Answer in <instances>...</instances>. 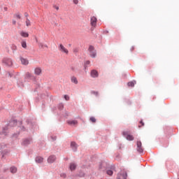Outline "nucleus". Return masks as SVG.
Instances as JSON below:
<instances>
[{
  "label": "nucleus",
  "mask_w": 179,
  "mask_h": 179,
  "mask_svg": "<svg viewBox=\"0 0 179 179\" xmlns=\"http://www.w3.org/2000/svg\"><path fill=\"white\" fill-rule=\"evenodd\" d=\"M179 179V178H178Z\"/></svg>",
  "instance_id": "36"
},
{
  "label": "nucleus",
  "mask_w": 179,
  "mask_h": 179,
  "mask_svg": "<svg viewBox=\"0 0 179 179\" xmlns=\"http://www.w3.org/2000/svg\"><path fill=\"white\" fill-rule=\"evenodd\" d=\"M21 44H22V48H27V43H26V41H22Z\"/></svg>",
  "instance_id": "20"
},
{
  "label": "nucleus",
  "mask_w": 179,
  "mask_h": 179,
  "mask_svg": "<svg viewBox=\"0 0 179 179\" xmlns=\"http://www.w3.org/2000/svg\"><path fill=\"white\" fill-rule=\"evenodd\" d=\"M61 177H63V178H65L66 177V174L65 173H62Z\"/></svg>",
  "instance_id": "28"
},
{
  "label": "nucleus",
  "mask_w": 179,
  "mask_h": 179,
  "mask_svg": "<svg viewBox=\"0 0 179 179\" xmlns=\"http://www.w3.org/2000/svg\"><path fill=\"white\" fill-rule=\"evenodd\" d=\"M39 46L41 47V48H43V43H40V44H39Z\"/></svg>",
  "instance_id": "31"
},
{
  "label": "nucleus",
  "mask_w": 179,
  "mask_h": 179,
  "mask_svg": "<svg viewBox=\"0 0 179 179\" xmlns=\"http://www.w3.org/2000/svg\"><path fill=\"white\" fill-rule=\"evenodd\" d=\"M10 173H12L13 174H15V173H16V171H17V169H16V167L12 166L10 169Z\"/></svg>",
  "instance_id": "16"
},
{
  "label": "nucleus",
  "mask_w": 179,
  "mask_h": 179,
  "mask_svg": "<svg viewBox=\"0 0 179 179\" xmlns=\"http://www.w3.org/2000/svg\"><path fill=\"white\" fill-rule=\"evenodd\" d=\"M64 99L68 101L69 100V96L68 95H64Z\"/></svg>",
  "instance_id": "26"
},
{
  "label": "nucleus",
  "mask_w": 179,
  "mask_h": 179,
  "mask_svg": "<svg viewBox=\"0 0 179 179\" xmlns=\"http://www.w3.org/2000/svg\"><path fill=\"white\" fill-rule=\"evenodd\" d=\"M135 83H136V81H131V82H129L127 85L130 87H134V86H135Z\"/></svg>",
  "instance_id": "17"
},
{
  "label": "nucleus",
  "mask_w": 179,
  "mask_h": 179,
  "mask_svg": "<svg viewBox=\"0 0 179 179\" xmlns=\"http://www.w3.org/2000/svg\"><path fill=\"white\" fill-rule=\"evenodd\" d=\"M25 23H26V26H27V27H29V26H31V23L30 22V20H29L28 18H27Z\"/></svg>",
  "instance_id": "22"
},
{
  "label": "nucleus",
  "mask_w": 179,
  "mask_h": 179,
  "mask_svg": "<svg viewBox=\"0 0 179 179\" xmlns=\"http://www.w3.org/2000/svg\"><path fill=\"white\" fill-rule=\"evenodd\" d=\"M13 24H16V21L13 20Z\"/></svg>",
  "instance_id": "32"
},
{
  "label": "nucleus",
  "mask_w": 179,
  "mask_h": 179,
  "mask_svg": "<svg viewBox=\"0 0 179 179\" xmlns=\"http://www.w3.org/2000/svg\"><path fill=\"white\" fill-rule=\"evenodd\" d=\"M71 82L73 83H75V85H78V79L76 78V77H72Z\"/></svg>",
  "instance_id": "19"
},
{
  "label": "nucleus",
  "mask_w": 179,
  "mask_h": 179,
  "mask_svg": "<svg viewBox=\"0 0 179 179\" xmlns=\"http://www.w3.org/2000/svg\"><path fill=\"white\" fill-rule=\"evenodd\" d=\"M45 47H46V48H48V46L47 45H45Z\"/></svg>",
  "instance_id": "33"
},
{
  "label": "nucleus",
  "mask_w": 179,
  "mask_h": 179,
  "mask_svg": "<svg viewBox=\"0 0 179 179\" xmlns=\"http://www.w3.org/2000/svg\"><path fill=\"white\" fill-rule=\"evenodd\" d=\"M107 175L108 176H111L113 174V171L111 170H107L106 171Z\"/></svg>",
  "instance_id": "23"
},
{
  "label": "nucleus",
  "mask_w": 179,
  "mask_h": 179,
  "mask_svg": "<svg viewBox=\"0 0 179 179\" xmlns=\"http://www.w3.org/2000/svg\"><path fill=\"white\" fill-rule=\"evenodd\" d=\"M90 121L92 122H96V118H94V117H90Z\"/></svg>",
  "instance_id": "25"
},
{
  "label": "nucleus",
  "mask_w": 179,
  "mask_h": 179,
  "mask_svg": "<svg viewBox=\"0 0 179 179\" xmlns=\"http://www.w3.org/2000/svg\"><path fill=\"white\" fill-rule=\"evenodd\" d=\"M143 125H145V123H143L142 120L140 121V124L138 125V128H141L142 127H143Z\"/></svg>",
  "instance_id": "24"
},
{
  "label": "nucleus",
  "mask_w": 179,
  "mask_h": 179,
  "mask_svg": "<svg viewBox=\"0 0 179 179\" xmlns=\"http://www.w3.org/2000/svg\"><path fill=\"white\" fill-rule=\"evenodd\" d=\"M20 60H21L22 65H29V60H27V59L21 57Z\"/></svg>",
  "instance_id": "11"
},
{
  "label": "nucleus",
  "mask_w": 179,
  "mask_h": 179,
  "mask_svg": "<svg viewBox=\"0 0 179 179\" xmlns=\"http://www.w3.org/2000/svg\"><path fill=\"white\" fill-rule=\"evenodd\" d=\"M56 9L58 10V9H59V8L57 7Z\"/></svg>",
  "instance_id": "34"
},
{
  "label": "nucleus",
  "mask_w": 179,
  "mask_h": 179,
  "mask_svg": "<svg viewBox=\"0 0 179 179\" xmlns=\"http://www.w3.org/2000/svg\"><path fill=\"white\" fill-rule=\"evenodd\" d=\"M90 61H87L85 62V65H90Z\"/></svg>",
  "instance_id": "30"
},
{
  "label": "nucleus",
  "mask_w": 179,
  "mask_h": 179,
  "mask_svg": "<svg viewBox=\"0 0 179 179\" xmlns=\"http://www.w3.org/2000/svg\"><path fill=\"white\" fill-rule=\"evenodd\" d=\"M20 36H22V37H24V38L29 37V33L24 32L23 31H20Z\"/></svg>",
  "instance_id": "13"
},
{
  "label": "nucleus",
  "mask_w": 179,
  "mask_h": 179,
  "mask_svg": "<svg viewBox=\"0 0 179 179\" xmlns=\"http://www.w3.org/2000/svg\"><path fill=\"white\" fill-rule=\"evenodd\" d=\"M26 78L27 79H34V76L31 75L30 73H26Z\"/></svg>",
  "instance_id": "15"
},
{
  "label": "nucleus",
  "mask_w": 179,
  "mask_h": 179,
  "mask_svg": "<svg viewBox=\"0 0 179 179\" xmlns=\"http://www.w3.org/2000/svg\"><path fill=\"white\" fill-rule=\"evenodd\" d=\"M69 169L71 170V171L76 170V164L71 162L69 165Z\"/></svg>",
  "instance_id": "9"
},
{
  "label": "nucleus",
  "mask_w": 179,
  "mask_h": 179,
  "mask_svg": "<svg viewBox=\"0 0 179 179\" xmlns=\"http://www.w3.org/2000/svg\"><path fill=\"white\" fill-rule=\"evenodd\" d=\"M35 75L40 76L41 75V68L37 67L34 69Z\"/></svg>",
  "instance_id": "10"
},
{
  "label": "nucleus",
  "mask_w": 179,
  "mask_h": 179,
  "mask_svg": "<svg viewBox=\"0 0 179 179\" xmlns=\"http://www.w3.org/2000/svg\"><path fill=\"white\" fill-rule=\"evenodd\" d=\"M89 51H90V57H92V58H95L96 57V50H94V48L93 46H90Z\"/></svg>",
  "instance_id": "3"
},
{
  "label": "nucleus",
  "mask_w": 179,
  "mask_h": 179,
  "mask_svg": "<svg viewBox=\"0 0 179 179\" xmlns=\"http://www.w3.org/2000/svg\"><path fill=\"white\" fill-rule=\"evenodd\" d=\"M30 143V140L29 139H25L23 142H22V145H24V146L29 145Z\"/></svg>",
  "instance_id": "18"
},
{
  "label": "nucleus",
  "mask_w": 179,
  "mask_h": 179,
  "mask_svg": "<svg viewBox=\"0 0 179 179\" xmlns=\"http://www.w3.org/2000/svg\"><path fill=\"white\" fill-rule=\"evenodd\" d=\"M92 78H99V72L96 70H92L91 71Z\"/></svg>",
  "instance_id": "7"
},
{
  "label": "nucleus",
  "mask_w": 179,
  "mask_h": 179,
  "mask_svg": "<svg viewBox=\"0 0 179 179\" xmlns=\"http://www.w3.org/2000/svg\"><path fill=\"white\" fill-rule=\"evenodd\" d=\"M67 123L69 124V125H76L78 124V121L77 120H69V121H67Z\"/></svg>",
  "instance_id": "12"
},
{
  "label": "nucleus",
  "mask_w": 179,
  "mask_h": 179,
  "mask_svg": "<svg viewBox=\"0 0 179 179\" xmlns=\"http://www.w3.org/2000/svg\"><path fill=\"white\" fill-rule=\"evenodd\" d=\"M55 160H57V157H55V155H50L48 158V163H54Z\"/></svg>",
  "instance_id": "6"
},
{
  "label": "nucleus",
  "mask_w": 179,
  "mask_h": 179,
  "mask_svg": "<svg viewBox=\"0 0 179 179\" xmlns=\"http://www.w3.org/2000/svg\"><path fill=\"white\" fill-rule=\"evenodd\" d=\"M59 51H61V52H64V54H66V55H68L69 54V51L68 49H66V48L64 47V45L60 44L59 45Z\"/></svg>",
  "instance_id": "2"
},
{
  "label": "nucleus",
  "mask_w": 179,
  "mask_h": 179,
  "mask_svg": "<svg viewBox=\"0 0 179 179\" xmlns=\"http://www.w3.org/2000/svg\"><path fill=\"white\" fill-rule=\"evenodd\" d=\"M73 3H75V5H78V3H79V1L78 0H73Z\"/></svg>",
  "instance_id": "27"
},
{
  "label": "nucleus",
  "mask_w": 179,
  "mask_h": 179,
  "mask_svg": "<svg viewBox=\"0 0 179 179\" xmlns=\"http://www.w3.org/2000/svg\"><path fill=\"white\" fill-rule=\"evenodd\" d=\"M126 138L127 141H134V136L132 135H127Z\"/></svg>",
  "instance_id": "21"
},
{
  "label": "nucleus",
  "mask_w": 179,
  "mask_h": 179,
  "mask_svg": "<svg viewBox=\"0 0 179 179\" xmlns=\"http://www.w3.org/2000/svg\"><path fill=\"white\" fill-rule=\"evenodd\" d=\"M117 179H127V173L121 172L118 173Z\"/></svg>",
  "instance_id": "4"
},
{
  "label": "nucleus",
  "mask_w": 179,
  "mask_h": 179,
  "mask_svg": "<svg viewBox=\"0 0 179 179\" xmlns=\"http://www.w3.org/2000/svg\"><path fill=\"white\" fill-rule=\"evenodd\" d=\"M43 160H44V159L41 157H37L36 158V163H43Z\"/></svg>",
  "instance_id": "14"
},
{
  "label": "nucleus",
  "mask_w": 179,
  "mask_h": 179,
  "mask_svg": "<svg viewBox=\"0 0 179 179\" xmlns=\"http://www.w3.org/2000/svg\"><path fill=\"white\" fill-rule=\"evenodd\" d=\"M71 148L73 149L74 152H76L78 149V144H76V143L73 141L71 143Z\"/></svg>",
  "instance_id": "8"
},
{
  "label": "nucleus",
  "mask_w": 179,
  "mask_h": 179,
  "mask_svg": "<svg viewBox=\"0 0 179 179\" xmlns=\"http://www.w3.org/2000/svg\"><path fill=\"white\" fill-rule=\"evenodd\" d=\"M94 94L97 95V92H94Z\"/></svg>",
  "instance_id": "35"
},
{
  "label": "nucleus",
  "mask_w": 179,
  "mask_h": 179,
  "mask_svg": "<svg viewBox=\"0 0 179 179\" xmlns=\"http://www.w3.org/2000/svg\"><path fill=\"white\" fill-rule=\"evenodd\" d=\"M90 24L92 26V29H94L97 24V18L94 16L91 17L90 19Z\"/></svg>",
  "instance_id": "1"
},
{
  "label": "nucleus",
  "mask_w": 179,
  "mask_h": 179,
  "mask_svg": "<svg viewBox=\"0 0 179 179\" xmlns=\"http://www.w3.org/2000/svg\"><path fill=\"white\" fill-rule=\"evenodd\" d=\"M137 150L140 153H142L143 152V148H142V142L137 141Z\"/></svg>",
  "instance_id": "5"
},
{
  "label": "nucleus",
  "mask_w": 179,
  "mask_h": 179,
  "mask_svg": "<svg viewBox=\"0 0 179 179\" xmlns=\"http://www.w3.org/2000/svg\"><path fill=\"white\" fill-rule=\"evenodd\" d=\"M15 16H16L17 19H20V15L17 14Z\"/></svg>",
  "instance_id": "29"
}]
</instances>
